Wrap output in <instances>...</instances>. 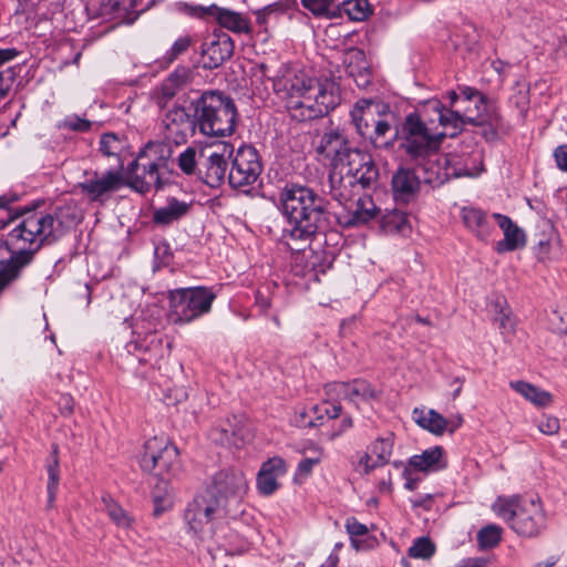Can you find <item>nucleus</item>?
<instances>
[{"label":"nucleus","instance_id":"obj_1","mask_svg":"<svg viewBox=\"0 0 567 567\" xmlns=\"http://www.w3.org/2000/svg\"><path fill=\"white\" fill-rule=\"evenodd\" d=\"M38 206L37 203L17 210L2 225L16 223L7 238L11 256L0 260V293L32 264L43 246L56 243L79 219L71 205L56 207L52 213L39 212Z\"/></svg>","mask_w":567,"mask_h":567},{"label":"nucleus","instance_id":"obj_2","mask_svg":"<svg viewBox=\"0 0 567 567\" xmlns=\"http://www.w3.org/2000/svg\"><path fill=\"white\" fill-rule=\"evenodd\" d=\"M274 87L285 94L288 112L298 122L327 116L341 102L340 86L334 79L316 78L303 69H286Z\"/></svg>","mask_w":567,"mask_h":567},{"label":"nucleus","instance_id":"obj_3","mask_svg":"<svg viewBox=\"0 0 567 567\" xmlns=\"http://www.w3.org/2000/svg\"><path fill=\"white\" fill-rule=\"evenodd\" d=\"M280 209L290 225L284 231L285 244L292 251H302L316 234L329 226L326 200L312 188L288 184L279 194Z\"/></svg>","mask_w":567,"mask_h":567},{"label":"nucleus","instance_id":"obj_4","mask_svg":"<svg viewBox=\"0 0 567 567\" xmlns=\"http://www.w3.org/2000/svg\"><path fill=\"white\" fill-rule=\"evenodd\" d=\"M400 138V150L408 158L430 172L426 165L437 156L441 143L447 136L435 126V120L426 116L422 111L410 113L404 118L400 133L395 132L394 137Z\"/></svg>","mask_w":567,"mask_h":567},{"label":"nucleus","instance_id":"obj_5","mask_svg":"<svg viewBox=\"0 0 567 567\" xmlns=\"http://www.w3.org/2000/svg\"><path fill=\"white\" fill-rule=\"evenodd\" d=\"M379 169L368 152L352 147L334 169L330 171V195L346 205L357 194V189L369 188L377 183Z\"/></svg>","mask_w":567,"mask_h":567},{"label":"nucleus","instance_id":"obj_6","mask_svg":"<svg viewBox=\"0 0 567 567\" xmlns=\"http://www.w3.org/2000/svg\"><path fill=\"white\" fill-rule=\"evenodd\" d=\"M197 128L207 136L230 135L236 125L234 101L216 91H206L193 102Z\"/></svg>","mask_w":567,"mask_h":567},{"label":"nucleus","instance_id":"obj_7","mask_svg":"<svg viewBox=\"0 0 567 567\" xmlns=\"http://www.w3.org/2000/svg\"><path fill=\"white\" fill-rule=\"evenodd\" d=\"M493 511L506 520L516 534L524 537H535L546 527V514L539 498L498 497L493 504Z\"/></svg>","mask_w":567,"mask_h":567},{"label":"nucleus","instance_id":"obj_8","mask_svg":"<svg viewBox=\"0 0 567 567\" xmlns=\"http://www.w3.org/2000/svg\"><path fill=\"white\" fill-rule=\"evenodd\" d=\"M225 507L221 498L210 492L204 491L196 495L185 511V520L189 530L200 539L212 538L214 522L228 514Z\"/></svg>","mask_w":567,"mask_h":567},{"label":"nucleus","instance_id":"obj_9","mask_svg":"<svg viewBox=\"0 0 567 567\" xmlns=\"http://www.w3.org/2000/svg\"><path fill=\"white\" fill-rule=\"evenodd\" d=\"M140 466L162 482H168L179 470L178 450L163 437H151L143 446Z\"/></svg>","mask_w":567,"mask_h":567},{"label":"nucleus","instance_id":"obj_10","mask_svg":"<svg viewBox=\"0 0 567 567\" xmlns=\"http://www.w3.org/2000/svg\"><path fill=\"white\" fill-rule=\"evenodd\" d=\"M216 295L203 286L177 288L169 291V305L175 322L188 323L208 313Z\"/></svg>","mask_w":567,"mask_h":567},{"label":"nucleus","instance_id":"obj_11","mask_svg":"<svg viewBox=\"0 0 567 567\" xmlns=\"http://www.w3.org/2000/svg\"><path fill=\"white\" fill-rule=\"evenodd\" d=\"M123 163L120 162L116 169L103 173L85 171L83 181L76 185L80 193L91 203L104 204L111 195L125 186Z\"/></svg>","mask_w":567,"mask_h":567},{"label":"nucleus","instance_id":"obj_12","mask_svg":"<svg viewBox=\"0 0 567 567\" xmlns=\"http://www.w3.org/2000/svg\"><path fill=\"white\" fill-rule=\"evenodd\" d=\"M262 172V164L257 150L245 145L237 150L228 173V183L231 188L245 194L258 182Z\"/></svg>","mask_w":567,"mask_h":567},{"label":"nucleus","instance_id":"obj_13","mask_svg":"<svg viewBox=\"0 0 567 567\" xmlns=\"http://www.w3.org/2000/svg\"><path fill=\"white\" fill-rule=\"evenodd\" d=\"M205 491L221 498L226 505V501L240 499L247 493L248 482L240 468L228 467L218 471Z\"/></svg>","mask_w":567,"mask_h":567},{"label":"nucleus","instance_id":"obj_14","mask_svg":"<svg viewBox=\"0 0 567 567\" xmlns=\"http://www.w3.org/2000/svg\"><path fill=\"white\" fill-rule=\"evenodd\" d=\"M161 126L163 137L178 146L195 133L197 124L194 115L188 114L185 107L173 106L164 114Z\"/></svg>","mask_w":567,"mask_h":567},{"label":"nucleus","instance_id":"obj_15","mask_svg":"<svg viewBox=\"0 0 567 567\" xmlns=\"http://www.w3.org/2000/svg\"><path fill=\"white\" fill-rule=\"evenodd\" d=\"M126 178V185L141 194L150 192L153 187L158 189L163 186L159 169L153 162L142 158L140 153L128 165Z\"/></svg>","mask_w":567,"mask_h":567},{"label":"nucleus","instance_id":"obj_16","mask_svg":"<svg viewBox=\"0 0 567 567\" xmlns=\"http://www.w3.org/2000/svg\"><path fill=\"white\" fill-rule=\"evenodd\" d=\"M461 104L475 103L476 111L474 112L470 106H461L464 109V116L470 124L473 125H498L499 116L495 112L487 111L488 105L485 96L477 90L470 86H460Z\"/></svg>","mask_w":567,"mask_h":567},{"label":"nucleus","instance_id":"obj_17","mask_svg":"<svg viewBox=\"0 0 567 567\" xmlns=\"http://www.w3.org/2000/svg\"><path fill=\"white\" fill-rule=\"evenodd\" d=\"M326 393L332 399L348 400L359 405L362 402L375 400L379 392L365 380L358 379L352 382H332L326 385Z\"/></svg>","mask_w":567,"mask_h":567},{"label":"nucleus","instance_id":"obj_18","mask_svg":"<svg viewBox=\"0 0 567 567\" xmlns=\"http://www.w3.org/2000/svg\"><path fill=\"white\" fill-rule=\"evenodd\" d=\"M351 148L343 130L330 127L321 135L317 152L329 162L331 169H334Z\"/></svg>","mask_w":567,"mask_h":567},{"label":"nucleus","instance_id":"obj_19","mask_svg":"<svg viewBox=\"0 0 567 567\" xmlns=\"http://www.w3.org/2000/svg\"><path fill=\"white\" fill-rule=\"evenodd\" d=\"M423 112L426 116L435 115V126L441 132H446L449 136H455L464 123L468 121L464 116V109L457 107L455 111L447 110L439 100H430L425 103Z\"/></svg>","mask_w":567,"mask_h":567},{"label":"nucleus","instance_id":"obj_20","mask_svg":"<svg viewBox=\"0 0 567 567\" xmlns=\"http://www.w3.org/2000/svg\"><path fill=\"white\" fill-rule=\"evenodd\" d=\"M168 348L161 334L148 332L131 343L128 351H134L140 362L154 365L168 353Z\"/></svg>","mask_w":567,"mask_h":567},{"label":"nucleus","instance_id":"obj_21","mask_svg":"<svg viewBox=\"0 0 567 567\" xmlns=\"http://www.w3.org/2000/svg\"><path fill=\"white\" fill-rule=\"evenodd\" d=\"M231 150L224 145L221 152H212L199 171V178L209 187H219L226 176Z\"/></svg>","mask_w":567,"mask_h":567},{"label":"nucleus","instance_id":"obj_22","mask_svg":"<svg viewBox=\"0 0 567 567\" xmlns=\"http://www.w3.org/2000/svg\"><path fill=\"white\" fill-rule=\"evenodd\" d=\"M492 217L495 219L496 224L504 234V239L499 240L495 246V250L498 254L514 251L516 249L523 248L526 245L525 231L518 227L508 216L495 213L492 215Z\"/></svg>","mask_w":567,"mask_h":567},{"label":"nucleus","instance_id":"obj_23","mask_svg":"<svg viewBox=\"0 0 567 567\" xmlns=\"http://www.w3.org/2000/svg\"><path fill=\"white\" fill-rule=\"evenodd\" d=\"M391 187L396 202L409 203L420 187V179L410 168L401 167L392 176Z\"/></svg>","mask_w":567,"mask_h":567},{"label":"nucleus","instance_id":"obj_24","mask_svg":"<svg viewBox=\"0 0 567 567\" xmlns=\"http://www.w3.org/2000/svg\"><path fill=\"white\" fill-rule=\"evenodd\" d=\"M216 21L221 28L234 33H249L250 24L247 17L230 9L210 4L209 21Z\"/></svg>","mask_w":567,"mask_h":567},{"label":"nucleus","instance_id":"obj_25","mask_svg":"<svg viewBox=\"0 0 567 567\" xmlns=\"http://www.w3.org/2000/svg\"><path fill=\"white\" fill-rule=\"evenodd\" d=\"M234 52V42L227 34H223L216 40L203 45V56L208 59L205 66L215 69L230 59Z\"/></svg>","mask_w":567,"mask_h":567},{"label":"nucleus","instance_id":"obj_26","mask_svg":"<svg viewBox=\"0 0 567 567\" xmlns=\"http://www.w3.org/2000/svg\"><path fill=\"white\" fill-rule=\"evenodd\" d=\"M189 208V203L168 197L164 206L154 209L153 221L159 226H168L186 216Z\"/></svg>","mask_w":567,"mask_h":567},{"label":"nucleus","instance_id":"obj_27","mask_svg":"<svg viewBox=\"0 0 567 567\" xmlns=\"http://www.w3.org/2000/svg\"><path fill=\"white\" fill-rule=\"evenodd\" d=\"M219 433L221 444H228L235 447H240L252 437L249 426L243 419L237 416L228 419L227 426L221 427Z\"/></svg>","mask_w":567,"mask_h":567},{"label":"nucleus","instance_id":"obj_28","mask_svg":"<svg viewBox=\"0 0 567 567\" xmlns=\"http://www.w3.org/2000/svg\"><path fill=\"white\" fill-rule=\"evenodd\" d=\"M173 143L166 141H151L148 142L140 154L142 158L153 162L158 169L169 168V163L173 156Z\"/></svg>","mask_w":567,"mask_h":567},{"label":"nucleus","instance_id":"obj_29","mask_svg":"<svg viewBox=\"0 0 567 567\" xmlns=\"http://www.w3.org/2000/svg\"><path fill=\"white\" fill-rule=\"evenodd\" d=\"M412 419L420 427L435 435H442L449 427V420L433 409L415 408Z\"/></svg>","mask_w":567,"mask_h":567},{"label":"nucleus","instance_id":"obj_30","mask_svg":"<svg viewBox=\"0 0 567 567\" xmlns=\"http://www.w3.org/2000/svg\"><path fill=\"white\" fill-rule=\"evenodd\" d=\"M462 219L465 226L478 239L486 240L491 236L493 226L483 210L474 207H464L462 209Z\"/></svg>","mask_w":567,"mask_h":567},{"label":"nucleus","instance_id":"obj_31","mask_svg":"<svg viewBox=\"0 0 567 567\" xmlns=\"http://www.w3.org/2000/svg\"><path fill=\"white\" fill-rule=\"evenodd\" d=\"M443 449L441 446L430 447L422 454L413 455L408 466L417 472L439 471L445 467L443 462Z\"/></svg>","mask_w":567,"mask_h":567},{"label":"nucleus","instance_id":"obj_32","mask_svg":"<svg viewBox=\"0 0 567 567\" xmlns=\"http://www.w3.org/2000/svg\"><path fill=\"white\" fill-rule=\"evenodd\" d=\"M379 117L375 118L373 115L372 120V127L369 135V141L375 146V147H386L389 145H392V142L385 141L388 135L392 133V120L393 115L388 110L383 114L378 112Z\"/></svg>","mask_w":567,"mask_h":567},{"label":"nucleus","instance_id":"obj_33","mask_svg":"<svg viewBox=\"0 0 567 567\" xmlns=\"http://www.w3.org/2000/svg\"><path fill=\"white\" fill-rule=\"evenodd\" d=\"M509 385L537 408H547L553 403L551 393L542 390L532 383L525 381H513Z\"/></svg>","mask_w":567,"mask_h":567},{"label":"nucleus","instance_id":"obj_34","mask_svg":"<svg viewBox=\"0 0 567 567\" xmlns=\"http://www.w3.org/2000/svg\"><path fill=\"white\" fill-rule=\"evenodd\" d=\"M358 102L354 109L351 111L352 123L355 127L357 133L369 140V135L372 127L373 111L371 110V103L368 101Z\"/></svg>","mask_w":567,"mask_h":567},{"label":"nucleus","instance_id":"obj_35","mask_svg":"<svg viewBox=\"0 0 567 567\" xmlns=\"http://www.w3.org/2000/svg\"><path fill=\"white\" fill-rule=\"evenodd\" d=\"M378 214V208L369 196L360 197L354 209L350 213V217L347 220L349 226L363 225L373 219Z\"/></svg>","mask_w":567,"mask_h":567},{"label":"nucleus","instance_id":"obj_36","mask_svg":"<svg viewBox=\"0 0 567 567\" xmlns=\"http://www.w3.org/2000/svg\"><path fill=\"white\" fill-rule=\"evenodd\" d=\"M394 441V434L392 432H388L384 436H379L371 443L369 450L375 458L377 465L384 466L390 462Z\"/></svg>","mask_w":567,"mask_h":567},{"label":"nucleus","instance_id":"obj_37","mask_svg":"<svg viewBox=\"0 0 567 567\" xmlns=\"http://www.w3.org/2000/svg\"><path fill=\"white\" fill-rule=\"evenodd\" d=\"M371 12L368 0H346L339 2L337 17L346 14L352 21H363Z\"/></svg>","mask_w":567,"mask_h":567},{"label":"nucleus","instance_id":"obj_38","mask_svg":"<svg viewBox=\"0 0 567 567\" xmlns=\"http://www.w3.org/2000/svg\"><path fill=\"white\" fill-rule=\"evenodd\" d=\"M203 156V150L188 146L176 158L181 172L187 176L197 175L199 177L198 158Z\"/></svg>","mask_w":567,"mask_h":567},{"label":"nucleus","instance_id":"obj_39","mask_svg":"<svg viewBox=\"0 0 567 567\" xmlns=\"http://www.w3.org/2000/svg\"><path fill=\"white\" fill-rule=\"evenodd\" d=\"M48 471V503L51 506L55 499L58 486L60 483V473H59V447L58 445H52L51 451V460L47 465Z\"/></svg>","mask_w":567,"mask_h":567},{"label":"nucleus","instance_id":"obj_40","mask_svg":"<svg viewBox=\"0 0 567 567\" xmlns=\"http://www.w3.org/2000/svg\"><path fill=\"white\" fill-rule=\"evenodd\" d=\"M381 228L385 233L391 234H405L410 228L408 224V217L403 212L391 210L386 212L381 218Z\"/></svg>","mask_w":567,"mask_h":567},{"label":"nucleus","instance_id":"obj_41","mask_svg":"<svg viewBox=\"0 0 567 567\" xmlns=\"http://www.w3.org/2000/svg\"><path fill=\"white\" fill-rule=\"evenodd\" d=\"M458 164V157L456 156H443V165H444V173L441 174L439 171L435 173L436 176L433 177L432 175L434 173H431L430 176L425 178L427 183L433 182H444L445 179H449L450 177H462V176H470V172L466 168H457L456 165Z\"/></svg>","mask_w":567,"mask_h":567},{"label":"nucleus","instance_id":"obj_42","mask_svg":"<svg viewBox=\"0 0 567 567\" xmlns=\"http://www.w3.org/2000/svg\"><path fill=\"white\" fill-rule=\"evenodd\" d=\"M301 4L316 17L333 18L338 14V0H301Z\"/></svg>","mask_w":567,"mask_h":567},{"label":"nucleus","instance_id":"obj_43","mask_svg":"<svg viewBox=\"0 0 567 567\" xmlns=\"http://www.w3.org/2000/svg\"><path fill=\"white\" fill-rule=\"evenodd\" d=\"M346 529L350 535L353 547L357 549H367L370 547V542L368 539H360V537L368 534V527L360 523L355 517L347 518Z\"/></svg>","mask_w":567,"mask_h":567},{"label":"nucleus","instance_id":"obj_44","mask_svg":"<svg viewBox=\"0 0 567 567\" xmlns=\"http://www.w3.org/2000/svg\"><path fill=\"white\" fill-rule=\"evenodd\" d=\"M172 9L174 12L185 14L190 18L209 21L210 6H200L185 1H177L173 3Z\"/></svg>","mask_w":567,"mask_h":567},{"label":"nucleus","instance_id":"obj_45","mask_svg":"<svg viewBox=\"0 0 567 567\" xmlns=\"http://www.w3.org/2000/svg\"><path fill=\"white\" fill-rule=\"evenodd\" d=\"M296 4V0H280L278 2L268 4L255 12L257 23L264 25L267 23V20L271 14H281L287 9L295 7Z\"/></svg>","mask_w":567,"mask_h":567},{"label":"nucleus","instance_id":"obj_46","mask_svg":"<svg viewBox=\"0 0 567 567\" xmlns=\"http://www.w3.org/2000/svg\"><path fill=\"white\" fill-rule=\"evenodd\" d=\"M104 508L109 517L120 527H128L131 525V517L111 497L102 498Z\"/></svg>","mask_w":567,"mask_h":567},{"label":"nucleus","instance_id":"obj_47","mask_svg":"<svg viewBox=\"0 0 567 567\" xmlns=\"http://www.w3.org/2000/svg\"><path fill=\"white\" fill-rule=\"evenodd\" d=\"M164 487L162 488L159 485L155 486L153 491V502H154V516L158 517L164 512L168 511L173 506V497L167 489V482H163Z\"/></svg>","mask_w":567,"mask_h":567},{"label":"nucleus","instance_id":"obj_48","mask_svg":"<svg viewBox=\"0 0 567 567\" xmlns=\"http://www.w3.org/2000/svg\"><path fill=\"white\" fill-rule=\"evenodd\" d=\"M502 539V528L491 524L483 527L477 533V543L481 548H493L499 544Z\"/></svg>","mask_w":567,"mask_h":567},{"label":"nucleus","instance_id":"obj_49","mask_svg":"<svg viewBox=\"0 0 567 567\" xmlns=\"http://www.w3.org/2000/svg\"><path fill=\"white\" fill-rule=\"evenodd\" d=\"M313 452L316 453L315 456L302 458L296 470L295 473V481L296 482H302L307 477L310 476L312 473V470L316 465H318L321 462L322 458V450L318 446L313 447Z\"/></svg>","mask_w":567,"mask_h":567},{"label":"nucleus","instance_id":"obj_50","mask_svg":"<svg viewBox=\"0 0 567 567\" xmlns=\"http://www.w3.org/2000/svg\"><path fill=\"white\" fill-rule=\"evenodd\" d=\"M193 44V39L190 35L179 37L169 50L162 58V63L165 66L171 65L179 55L184 54Z\"/></svg>","mask_w":567,"mask_h":567},{"label":"nucleus","instance_id":"obj_51","mask_svg":"<svg viewBox=\"0 0 567 567\" xmlns=\"http://www.w3.org/2000/svg\"><path fill=\"white\" fill-rule=\"evenodd\" d=\"M435 553V545L427 537L417 538L409 548V556L413 558L429 559Z\"/></svg>","mask_w":567,"mask_h":567},{"label":"nucleus","instance_id":"obj_52","mask_svg":"<svg viewBox=\"0 0 567 567\" xmlns=\"http://www.w3.org/2000/svg\"><path fill=\"white\" fill-rule=\"evenodd\" d=\"M123 148L122 141L114 133H105L100 138V151L104 156H118Z\"/></svg>","mask_w":567,"mask_h":567},{"label":"nucleus","instance_id":"obj_53","mask_svg":"<svg viewBox=\"0 0 567 567\" xmlns=\"http://www.w3.org/2000/svg\"><path fill=\"white\" fill-rule=\"evenodd\" d=\"M60 130H69L73 132H87L91 128V122L82 118L76 114L65 116L56 124Z\"/></svg>","mask_w":567,"mask_h":567},{"label":"nucleus","instance_id":"obj_54","mask_svg":"<svg viewBox=\"0 0 567 567\" xmlns=\"http://www.w3.org/2000/svg\"><path fill=\"white\" fill-rule=\"evenodd\" d=\"M277 480V477L267 474L266 471L259 470L257 475V488L259 493L265 496L274 494L279 487Z\"/></svg>","mask_w":567,"mask_h":567},{"label":"nucleus","instance_id":"obj_55","mask_svg":"<svg viewBox=\"0 0 567 567\" xmlns=\"http://www.w3.org/2000/svg\"><path fill=\"white\" fill-rule=\"evenodd\" d=\"M496 307H499V311L495 316L494 321L498 324L503 334L513 333L515 330V321L511 315V311L503 309L501 303H497Z\"/></svg>","mask_w":567,"mask_h":567},{"label":"nucleus","instance_id":"obj_56","mask_svg":"<svg viewBox=\"0 0 567 567\" xmlns=\"http://www.w3.org/2000/svg\"><path fill=\"white\" fill-rule=\"evenodd\" d=\"M260 471L279 478L286 473V463L281 457L275 456L264 462Z\"/></svg>","mask_w":567,"mask_h":567},{"label":"nucleus","instance_id":"obj_57","mask_svg":"<svg viewBox=\"0 0 567 567\" xmlns=\"http://www.w3.org/2000/svg\"><path fill=\"white\" fill-rule=\"evenodd\" d=\"M537 427L545 435H555L559 432L560 423L556 416L544 415L537 423Z\"/></svg>","mask_w":567,"mask_h":567},{"label":"nucleus","instance_id":"obj_58","mask_svg":"<svg viewBox=\"0 0 567 567\" xmlns=\"http://www.w3.org/2000/svg\"><path fill=\"white\" fill-rule=\"evenodd\" d=\"M172 83L176 84L177 87L182 89L192 79V71L188 66H177L167 78Z\"/></svg>","mask_w":567,"mask_h":567},{"label":"nucleus","instance_id":"obj_59","mask_svg":"<svg viewBox=\"0 0 567 567\" xmlns=\"http://www.w3.org/2000/svg\"><path fill=\"white\" fill-rule=\"evenodd\" d=\"M549 321L557 333L567 334V309L553 311Z\"/></svg>","mask_w":567,"mask_h":567},{"label":"nucleus","instance_id":"obj_60","mask_svg":"<svg viewBox=\"0 0 567 567\" xmlns=\"http://www.w3.org/2000/svg\"><path fill=\"white\" fill-rule=\"evenodd\" d=\"M181 89L176 86V84L172 83L168 79H165L159 87V96L157 97V103L161 106H164L165 102L172 100L176 93Z\"/></svg>","mask_w":567,"mask_h":567},{"label":"nucleus","instance_id":"obj_61","mask_svg":"<svg viewBox=\"0 0 567 567\" xmlns=\"http://www.w3.org/2000/svg\"><path fill=\"white\" fill-rule=\"evenodd\" d=\"M310 411L324 412L328 419H336L341 414L342 408L339 403L324 401L321 404L312 405Z\"/></svg>","mask_w":567,"mask_h":567},{"label":"nucleus","instance_id":"obj_62","mask_svg":"<svg viewBox=\"0 0 567 567\" xmlns=\"http://www.w3.org/2000/svg\"><path fill=\"white\" fill-rule=\"evenodd\" d=\"M378 467H381V466L377 465V461L371 453L364 452V453L360 454L358 464H357L358 472H360L362 474H369Z\"/></svg>","mask_w":567,"mask_h":567},{"label":"nucleus","instance_id":"obj_63","mask_svg":"<svg viewBox=\"0 0 567 567\" xmlns=\"http://www.w3.org/2000/svg\"><path fill=\"white\" fill-rule=\"evenodd\" d=\"M349 74L353 76L358 87L365 89L371 83V73L367 68L359 70L357 73L349 66Z\"/></svg>","mask_w":567,"mask_h":567},{"label":"nucleus","instance_id":"obj_64","mask_svg":"<svg viewBox=\"0 0 567 567\" xmlns=\"http://www.w3.org/2000/svg\"><path fill=\"white\" fill-rule=\"evenodd\" d=\"M512 101L519 110L520 115L525 116L529 104L528 91L519 90L518 93L512 97Z\"/></svg>","mask_w":567,"mask_h":567}]
</instances>
